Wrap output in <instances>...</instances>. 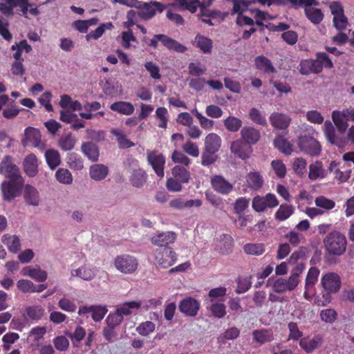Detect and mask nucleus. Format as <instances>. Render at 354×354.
I'll list each match as a JSON object with an SVG mask.
<instances>
[{
	"label": "nucleus",
	"instance_id": "obj_32",
	"mask_svg": "<svg viewBox=\"0 0 354 354\" xmlns=\"http://www.w3.org/2000/svg\"><path fill=\"white\" fill-rule=\"evenodd\" d=\"M254 64L258 70L263 71L266 73H277L272 62L263 55L257 56L254 59Z\"/></svg>",
	"mask_w": 354,
	"mask_h": 354
},
{
	"label": "nucleus",
	"instance_id": "obj_7",
	"mask_svg": "<svg viewBox=\"0 0 354 354\" xmlns=\"http://www.w3.org/2000/svg\"><path fill=\"white\" fill-rule=\"evenodd\" d=\"M115 268L122 273L130 274L136 270L138 262L136 257L123 254L118 256L114 261Z\"/></svg>",
	"mask_w": 354,
	"mask_h": 354
},
{
	"label": "nucleus",
	"instance_id": "obj_40",
	"mask_svg": "<svg viewBox=\"0 0 354 354\" xmlns=\"http://www.w3.org/2000/svg\"><path fill=\"white\" fill-rule=\"evenodd\" d=\"M45 159L50 169L53 170L61 164V156L59 151L49 149L45 151Z\"/></svg>",
	"mask_w": 354,
	"mask_h": 354
},
{
	"label": "nucleus",
	"instance_id": "obj_28",
	"mask_svg": "<svg viewBox=\"0 0 354 354\" xmlns=\"http://www.w3.org/2000/svg\"><path fill=\"white\" fill-rule=\"evenodd\" d=\"M253 340L262 345L274 339L273 330L270 328L254 330L252 332Z\"/></svg>",
	"mask_w": 354,
	"mask_h": 354
},
{
	"label": "nucleus",
	"instance_id": "obj_21",
	"mask_svg": "<svg viewBox=\"0 0 354 354\" xmlns=\"http://www.w3.org/2000/svg\"><path fill=\"white\" fill-rule=\"evenodd\" d=\"M299 72L301 74L308 75L312 73L318 74L322 72V66L319 62L315 59H303L299 64Z\"/></svg>",
	"mask_w": 354,
	"mask_h": 354
},
{
	"label": "nucleus",
	"instance_id": "obj_36",
	"mask_svg": "<svg viewBox=\"0 0 354 354\" xmlns=\"http://www.w3.org/2000/svg\"><path fill=\"white\" fill-rule=\"evenodd\" d=\"M245 179L248 187L252 190H259L263 185V178L262 176L257 171L249 172L245 177Z\"/></svg>",
	"mask_w": 354,
	"mask_h": 354
},
{
	"label": "nucleus",
	"instance_id": "obj_50",
	"mask_svg": "<svg viewBox=\"0 0 354 354\" xmlns=\"http://www.w3.org/2000/svg\"><path fill=\"white\" fill-rule=\"evenodd\" d=\"M243 249L247 254L254 256H259L265 252V246L263 243H246Z\"/></svg>",
	"mask_w": 354,
	"mask_h": 354
},
{
	"label": "nucleus",
	"instance_id": "obj_3",
	"mask_svg": "<svg viewBox=\"0 0 354 354\" xmlns=\"http://www.w3.org/2000/svg\"><path fill=\"white\" fill-rule=\"evenodd\" d=\"M177 257L172 248L156 249L154 252L156 263L162 268H167L176 263Z\"/></svg>",
	"mask_w": 354,
	"mask_h": 354
},
{
	"label": "nucleus",
	"instance_id": "obj_13",
	"mask_svg": "<svg viewBox=\"0 0 354 354\" xmlns=\"http://www.w3.org/2000/svg\"><path fill=\"white\" fill-rule=\"evenodd\" d=\"M0 174L10 179L21 177L18 167L13 163L10 156H5L0 163Z\"/></svg>",
	"mask_w": 354,
	"mask_h": 354
},
{
	"label": "nucleus",
	"instance_id": "obj_63",
	"mask_svg": "<svg viewBox=\"0 0 354 354\" xmlns=\"http://www.w3.org/2000/svg\"><path fill=\"white\" fill-rule=\"evenodd\" d=\"M182 148L183 151L190 156L197 158L199 156L200 152L198 145L190 140L187 141Z\"/></svg>",
	"mask_w": 354,
	"mask_h": 354
},
{
	"label": "nucleus",
	"instance_id": "obj_8",
	"mask_svg": "<svg viewBox=\"0 0 354 354\" xmlns=\"http://www.w3.org/2000/svg\"><path fill=\"white\" fill-rule=\"evenodd\" d=\"M40 131L34 127H28L25 129L24 138L22 140V145L24 147L32 145L40 151H44L46 145L41 141Z\"/></svg>",
	"mask_w": 354,
	"mask_h": 354
},
{
	"label": "nucleus",
	"instance_id": "obj_43",
	"mask_svg": "<svg viewBox=\"0 0 354 354\" xmlns=\"http://www.w3.org/2000/svg\"><path fill=\"white\" fill-rule=\"evenodd\" d=\"M274 145L281 153L290 155L292 152V145L283 136H278L274 140Z\"/></svg>",
	"mask_w": 354,
	"mask_h": 354
},
{
	"label": "nucleus",
	"instance_id": "obj_60",
	"mask_svg": "<svg viewBox=\"0 0 354 354\" xmlns=\"http://www.w3.org/2000/svg\"><path fill=\"white\" fill-rule=\"evenodd\" d=\"M250 119L254 123L266 126L267 122L266 118L262 115L261 111L256 108H252L249 112Z\"/></svg>",
	"mask_w": 354,
	"mask_h": 354
},
{
	"label": "nucleus",
	"instance_id": "obj_58",
	"mask_svg": "<svg viewBox=\"0 0 354 354\" xmlns=\"http://www.w3.org/2000/svg\"><path fill=\"white\" fill-rule=\"evenodd\" d=\"M319 315L322 321L327 324L334 323L337 318V313L333 308L322 310Z\"/></svg>",
	"mask_w": 354,
	"mask_h": 354
},
{
	"label": "nucleus",
	"instance_id": "obj_15",
	"mask_svg": "<svg viewBox=\"0 0 354 354\" xmlns=\"http://www.w3.org/2000/svg\"><path fill=\"white\" fill-rule=\"evenodd\" d=\"M176 239V234L173 232H163L159 233L150 239L151 243L159 247V249L171 248L169 244L174 243Z\"/></svg>",
	"mask_w": 354,
	"mask_h": 354
},
{
	"label": "nucleus",
	"instance_id": "obj_44",
	"mask_svg": "<svg viewBox=\"0 0 354 354\" xmlns=\"http://www.w3.org/2000/svg\"><path fill=\"white\" fill-rule=\"evenodd\" d=\"M24 198L29 205L37 206L39 205V192L36 188L27 185L25 187Z\"/></svg>",
	"mask_w": 354,
	"mask_h": 354
},
{
	"label": "nucleus",
	"instance_id": "obj_29",
	"mask_svg": "<svg viewBox=\"0 0 354 354\" xmlns=\"http://www.w3.org/2000/svg\"><path fill=\"white\" fill-rule=\"evenodd\" d=\"M25 173L30 177L35 176L38 173V160L33 153L28 155L23 162Z\"/></svg>",
	"mask_w": 354,
	"mask_h": 354
},
{
	"label": "nucleus",
	"instance_id": "obj_61",
	"mask_svg": "<svg viewBox=\"0 0 354 354\" xmlns=\"http://www.w3.org/2000/svg\"><path fill=\"white\" fill-rule=\"evenodd\" d=\"M113 28L112 23L102 24L99 26L95 30L91 31L86 35V39L88 40L90 38L97 39L104 34L106 29H111Z\"/></svg>",
	"mask_w": 354,
	"mask_h": 354
},
{
	"label": "nucleus",
	"instance_id": "obj_35",
	"mask_svg": "<svg viewBox=\"0 0 354 354\" xmlns=\"http://www.w3.org/2000/svg\"><path fill=\"white\" fill-rule=\"evenodd\" d=\"M23 275L29 276L38 282H44L47 279V272L40 268H34L27 266L22 270Z\"/></svg>",
	"mask_w": 354,
	"mask_h": 354
},
{
	"label": "nucleus",
	"instance_id": "obj_6",
	"mask_svg": "<svg viewBox=\"0 0 354 354\" xmlns=\"http://www.w3.org/2000/svg\"><path fill=\"white\" fill-rule=\"evenodd\" d=\"M297 144L301 151L311 156H318L322 150L319 142L310 136H299Z\"/></svg>",
	"mask_w": 354,
	"mask_h": 354
},
{
	"label": "nucleus",
	"instance_id": "obj_16",
	"mask_svg": "<svg viewBox=\"0 0 354 354\" xmlns=\"http://www.w3.org/2000/svg\"><path fill=\"white\" fill-rule=\"evenodd\" d=\"M299 281L295 277H289L288 279L279 278L273 283V290L275 292L281 293L286 291H292L298 286Z\"/></svg>",
	"mask_w": 354,
	"mask_h": 354
},
{
	"label": "nucleus",
	"instance_id": "obj_48",
	"mask_svg": "<svg viewBox=\"0 0 354 354\" xmlns=\"http://www.w3.org/2000/svg\"><path fill=\"white\" fill-rule=\"evenodd\" d=\"M113 136L116 137L118 146L120 149H128L133 147L135 144L127 138L126 136L120 130L113 129L111 131Z\"/></svg>",
	"mask_w": 354,
	"mask_h": 354
},
{
	"label": "nucleus",
	"instance_id": "obj_11",
	"mask_svg": "<svg viewBox=\"0 0 354 354\" xmlns=\"http://www.w3.org/2000/svg\"><path fill=\"white\" fill-rule=\"evenodd\" d=\"M319 274V270L316 267H311L307 273L305 281V290L304 297L306 299L310 301L315 295L316 290L315 285L317 281Z\"/></svg>",
	"mask_w": 354,
	"mask_h": 354
},
{
	"label": "nucleus",
	"instance_id": "obj_41",
	"mask_svg": "<svg viewBox=\"0 0 354 354\" xmlns=\"http://www.w3.org/2000/svg\"><path fill=\"white\" fill-rule=\"evenodd\" d=\"M77 140L73 133L62 136L58 140V147L63 151H71L74 149Z\"/></svg>",
	"mask_w": 354,
	"mask_h": 354
},
{
	"label": "nucleus",
	"instance_id": "obj_2",
	"mask_svg": "<svg viewBox=\"0 0 354 354\" xmlns=\"http://www.w3.org/2000/svg\"><path fill=\"white\" fill-rule=\"evenodd\" d=\"M147 161L158 177L162 178L165 176L164 169L166 158L162 153L156 149L147 150Z\"/></svg>",
	"mask_w": 354,
	"mask_h": 354
},
{
	"label": "nucleus",
	"instance_id": "obj_57",
	"mask_svg": "<svg viewBox=\"0 0 354 354\" xmlns=\"http://www.w3.org/2000/svg\"><path fill=\"white\" fill-rule=\"evenodd\" d=\"M218 158L216 153L203 149L201 154V165L205 167H208L213 165Z\"/></svg>",
	"mask_w": 354,
	"mask_h": 354
},
{
	"label": "nucleus",
	"instance_id": "obj_24",
	"mask_svg": "<svg viewBox=\"0 0 354 354\" xmlns=\"http://www.w3.org/2000/svg\"><path fill=\"white\" fill-rule=\"evenodd\" d=\"M323 337L320 334L313 336L312 339L303 337L299 340V346L307 353H312L314 350L322 345Z\"/></svg>",
	"mask_w": 354,
	"mask_h": 354
},
{
	"label": "nucleus",
	"instance_id": "obj_59",
	"mask_svg": "<svg viewBox=\"0 0 354 354\" xmlns=\"http://www.w3.org/2000/svg\"><path fill=\"white\" fill-rule=\"evenodd\" d=\"M315 205L326 210H330L335 206V203L331 199H329L324 196H319L315 200Z\"/></svg>",
	"mask_w": 354,
	"mask_h": 354
},
{
	"label": "nucleus",
	"instance_id": "obj_37",
	"mask_svg": "<svg viewBox=\"0 0 354 354\" xmlns=\"http://www.w3.org/2000/svg\"><path fill=\"white\" fill-rule=\"evenodd\" d=\"M2 242L12 253H17L21 249L20 240L16 235L6 234L2 236Z\"/></svg>",
	"mask_w": 354,
	"mask_h": 354
},
{
	"label": "nucleus",
	"instance_id": "obj_4",
	"mask_svg": "<svg viewBox=\"0 0 354 354\" xmlns=\"http://www.w3.org/2000/svg\"><path fill=\"white\" fill-rule=\"evenodd\" d=\"M279 205V201L273 194L268 193L264 196H256L252 199V207L257 212L266 211L267 208H274Z\"/></svg>",
	"mask_w": 354,
	"mask_h": 354
},
{
	"label": "nucleus",
	"instance_id": "obj_52",
	"mask_svg": "<svg viewBox=\"0 0 354 354\" xmlns=\"http://www.w3.org/2000/svg\"><path fill=\"white\" fill-rule=\"evenodd\" d=\"M141 306L140 301H129L124 303L120 308L116 310L120 313L124 317V315H129L132 313L133 310L138 309Z\"/></svg>",
	"mask_w": 354,
	"mask_h": 354
},
{
	"label": "nucleus",
	"instance_id": "obj_30",
	"mask_svg": "<svg viewBox=\"0 0 354 354\" xmlns=\"http://www.w3.org/2000/svg\"><path fill=\"white\" fill-rule=\"evenodd\" d=\"M221 143L222 140L218 135L214 133H209L205 138L203 149L217 153L221 149Z\"/></svg>",
	"mask_w": 354,
	"mask_h": 354
},
{
	"label": "nucleus",
	"instance_id": "obj_10",
	"mask_svg": "<svg viewBox=\"0 0 354 354\" xmlns=\"http://www.w3.org/2000/svg\"><path fill=\"white\" fill-rule=\"evenodd\" d=\"M23 180L21 177L16 179H10L8 182H3L1 185L2 192L5 200L10 201L18 196L21 191Z\"/></svg>",
	"mask_w": 354,
	"mask_h": 354
},
{
	"label": "nucleus",
	"instance_id": "obj_23",
	"mask_svg": "<svg viewBox=\"0 0 354 354\" xmlns=\"http://www.w3.org/2000/svg\"><path fill=\"white\" fill-rule=\"evenodd\" d=\"M199 308V302L196 299L192 297H187L183 299L179 305L180 310L184 314L191 317L196 316Z\"/></svg>",
	"mask_w": 354,
	"mask_h": 354
},
{
	"label": "nucleus",
	"instance_id": "obj_64",
	"mask_svg": "<svg viewBox=\"0 0 354 354\" xmlns=\"http://www.w3.org/2000/svg\"><path fill=\"white\" fill-rule=\"evenodd\" d=\"M171 160L174 163H179L183 166H189L191 164V160L183 153L174 150L171 154Z\"/></svg>",
	"mask_w": 354,
	"mask_h": 354
},
{
	"label": "nucleus",
	"instance_id": "obj_62",
	"mask_svg": "<svg viewBox=\"0 0 354 354\" xmlns=\"http://www.w3.org/2000/svg\"><path fill=\"white\" fill-rule=\"evenodd\" d=\"M225 308L226 306L224 304L218 302L213 303L209 307L213 316L218 319L223 318L226 315Z\"/></svg>",
	"mask_w": 354,
	"mask_h": 354
},
{
	"label": "nucleus",
	"instance_id": "obj_49",
	"mask_svg": "<svg viewBox=\"0 0 354 354\" xmlns=\"http://www.w3.org/2000/svg\"><path fill=\"white\" fill-rule=\"evenodd\" d=\"M223 124L228 131L237 132L242 126V121L235 116H229L223 120Z\"/></svg>",
	"mask_w": 354,
	"mask_h": 354
},
{
	"label": "nucleus",
	"instance_id": "obj_46",
	"mask_svg": "<svg viewBox=\"0 0 354 354\" xmlns=\"http://www.w3.org/2000/svg\"><path fill=\"white\" fill-rule=\"evenodd\" d=\"M325 176V171L322 167L321 162L317 161L316 162L310 165L308 178L311 180H316L318 178H324Z\"/></svg>",
	"mask_w": 354,
	"mask_h": 354
},
{
	"label": "nucleus",
	"instance_id": "obj_27",
	"mask_svg": "<svg viewBox=\"0 0 354 354\" xmlns=\"http://www.w3.org/2000/svg\"><path fill=\"white\" fill-rule=\"evenodd\" d=\"M260 131L252 127H244L241 131V138L250 146L255 145L260 139Z\"/></svg>",
	"mask_w": 354,
	"mask_h": 354
},
{
	"label": "nucleus",
	"instance_id": "obj_51",
	"mask_svg": "<svg viewBox=\"0 0 354 354\" xmlns=\"http://www.w3.org/2000/svg\"><path fill=\"white\" fill-rule=\"evenodd\" d=\"M57 180L64 185H71L73 182V176L68 169L59 168L55 173Z\"/></svg>",
	"mask_w": 354,
	"mask_h": 354
},
{
	"label": "nucleus",
	"instance_id": "obj_22",
	"mask_svg": "<svg viewBox=\"0 0 354 354\" xmlns=\"http://www.w3.org/2000/svg\"><path fill=\"white\" fill-rule=\"evenodd\" d=\"M44 314L45 310L41 306L33 305L24 309L22 317L25 322H37L44 317Z\"/></svg>",
	"mask_w": 354,
	"mask_h": 354
},
{
	"label": "nucleus",
	"instance_id": "obj_42",
	"mask_svg": "<svg viewBox=\"0 0 354 354\" xmlns=\"http://www.w3.org/2000/svg\"><path fill=\"white\" fill-rule=\"evenodd\" d=\"M172 176L184 184L188 183L191 178L190 172L181 165H176L171 169Z\"/></svg>",
	"mask_w": 354,
	"mask_h": 354
},
{
	"label": "nucleus",
	"instance_id": "obj_25",
	"mask_svg": "<svg viewBox=\"0 0 354 354\" xmlns=\"http://www.w3.org/2000/svg\"><path fill=\"white\" fill-rule=\"evenodd\" d=\"M269 120L274 129L281 130L286 129L291 122V118L288 115L278 112L271 113Z\"/></svg>",
	"mask_w": 354,
	"mask_h": 354
},
{
	"label": "nucleus",
	"instance_id": "obj_20",
	"mask_svg": "<svg viewBox=\"0 0 354 354\" xmlns=\"http://www.w3.org/2000/svg\"><path fill=\"white\" fill-rule=\"evenodd\" d=\"M212 188L218 193L227 195L232 191L233 185L224 177L216 175L211 179Z\"/></svg>",
	"mask_w": 354,
	"mask_h": 354
},
{
	"label": "nucleus",
	"instance_id": "obj_54",
	"mask_svg": "<svg viewBox=\"0 0 354 354\" xmlns=\"http://www.w3.org/2000/svg\"><path fill=\"white\" fill-rule=\"evenodd\" d=\"M332 118L339 131H344L347 129L348 124L341 111H333L332 113Z\"/></svg>",
	"mask_w": 354,
	"mask_h": 354
},
{
	"label": "nucleus",
	"instance_id": "obj_39",
	"mask_svg": "<svg viewBox=\"0 0 354 354\" xmlns=\"http://www.w3.org/2000/svg\"><path fill=\"white\" fill-rule=\"evenodd\" d=\"M194 45L203 53H210L213 47L212 40L207 37L198 34L194 38Z\"/></svg>",
	"mask_w": 354,
	"mask_h": 354
},
{
	"label": "nucleus",
	"instance_id": "obj_19",
	"mask_svg": "<svg viewBox=\"0 0 354 354\" xmlns=\"http://www.w3.org/2000/svg\"><path fill=\"white\" fill-rule=\"evenodd\" d=\"M108 310L106 306H80L78 314L82 315L87 313H91V317L95 322L101 321L106 314Z\"/></svg>",
	"mask_w": 354,
	"mask_h": 354
},
{
	"label": "nucleus",
	"instance_id": "obj_56",
	"mask_svg": "<svg viewBox=\"0 0 354 354\" xmlns=\"http://www.w3.org/2000/svg\"><path fill=\"white\" fill-rule=\"evenodd\" d=\"M288 328L289 330L288 340L297 341L302 338L303 332L299 330L297 323L293 322H289L288 324Z\"/></svg>",
	"mask_w": 354,
	"mask_h": 354
},
{
	"label": "nucleus",
	"instance_id": "obj_31",
	"mask_svg": "<svg viewBox=\"0 0 354 354\" xmlns=\"http://www.w3.org/2000/svg\"><path fill=\"white\" fill-rule=\"evenodd\" d=\"M81 151L92 162H97L98 160L100 151L96 144L92 142H83L81 146Z\"/></svg>",
	"mask_w": 354,
	"mask_h": 354
},
{
	"label": "nucleus",
	"instance_id": "obj_14",
	"mask_svg": "<svg viewBox=\"0 0 354 354\" xmlns=\"http://www.w3.org/2000/svg\"><path fill=\"white\" fill-rule=\"evenodd\" d=\"M321 285L325 291L337 292L341 287L339 276L335 272H328L322 277Z\"/></svg>",
	"mask_w": 354,
	"mask_h": 354
},
{
	"label": "nucleus",
	"instance_id": "obj_55",
	"mask_svg": "<svg viewBox=\"0 0 354 354\" xmlns=\"http://www.w3.org/2000/svg\"><path fill=\"white\" fill-rule=\"evenodd\" d=\"M306 14L308 19L315 24H319L324 17V15L320 9L309 8L306 9Z\"/></svg>",
	"mask_w": 354,
	"mask_h": 354
},
{
	"label": "nucleus",
	"instance_id": "obj_26",
	"mask_svg": "<svg viewBox=\"0 0 354 354\" xmlns=\"http://www.w3.org/2000/svg\"><path fill=\"white\" fill-rule=\"evenodd\" d=\"M148 175L142 168H137L132 169L129 176L131 185L137 188L142 187L147 183Z\"/></svg>",
	"mask_w": 354,
	"mask_h": 354
},
{
	"label": "nucleus",
	"instance_id": "obj_33",
	"mask_svg": "<svg viewBox=\"0 0 354 354\" xmlns=\"http://www.w3.org/2000/svg\"><path fill=\"white\" fill-rule=\"evenodd\" d=\"M108 173V167L102 164L93 165L89 169L90 177L96 181L104 180L107 176Z\"/></svg>",
	"mask_w": 354,
	"mask_h": 354
},
{
	"label": "nucleus",
	"instance_id": "obj_1",
	"mask_svg": "<svg viewBox=\"0 0 354 354\" xmlns=\"http://www.w3.org/2000/svg\"><path fill=\"white\" fill-rule=\"evenodd\" d=\"M346 236L337 230L329 232L324 239V248L330 254L342 255L346 251Z\"/></svg>",
	"mask_w": 354,
	"mask_h": 354
},
{
	"label": "nucleus",
	"instance_id": "obj_34",
	"mask_svg": "<svg viewBox=\"0 0 354 354\" xmlns=\"http://www.w3.org/2000/svg\"><path fill=\"white\" fill-rule=\"evenodd\" d=\"M110 109L113 111L127 115L133 114L135 111L133 104L126 101L115 102L110 106Z\"/></svg>",
	"mask_w": 354,
	"mask_h": 354
},
{
	"label": "nucleus",
	"instance_id": "obj_45",
	"mask_svg": "<svg viewBox=\"0 0 354 354\" xmlns=\"http://www.w3.org/2000/svg\"><path fill=\"white\" fill-rule=\"evenodd\" d=\"M67 164L68 167L75 171H80L84 168V162L82 157L74 152L67 155Z\"/></svg>",
	"mask_w": 354,
	"mask_h": 354
},
{
	"label": "nucleus",
	"instance_id": "obj_12",
	"mask_svg": "<svg viewBox=\"0 0 354 354\" xmlns=\"http://www.w3.org/2000/svg\"><path fill=\"white\" fill-rule=\"evenodd\" d=\"M331 13L333 15V24L339 31L344 30L348 25L347 17L344 15L342 6L337 1L331 3L330 6Z\"/></svg>",
	"mask_w": 354,
	"mask_h": 354
},
{
	"label": "nucleus",
	"instance_id": "obj_18",
	"mask_svg": "<svg viewBox=\"0 0 354 354\" xmlns=\"http://www.w3.org/2000/svg\"><path fill=\"white\" fill-rule=\"evenodd\" d=\"M213 0H178L180 8L184 10H189L192 13L196 12L199 7L203 11L209 7Z\"/></svg>",
	"mask_w": 354,
	"mask_h": 354
},
{
	"label": "nucleus",
	"instance_id": "obj_17",
	"mask_svg": "<svg viewBox=\"0 0 354 354\" xmlns=\"http://www.w3.org/2000/svg\"><path fill=\"white\" fill-rule=\"evenodd\" d=\"M230 150L235 156L245 160L249 158L252 149L248 144L241 138L232 142Z\"/></svg>",
	"mask_w": 354,
	"mask_h": 354
},
{
	"label": "nucleus",
	"instance_id": "obj_5",
	"mask_svg": "<svg viewBox=\"0 0 354 354\" xmlns=\"http://www.w3.org/2000/svg\"><path fill=\"white\" fill-rule=\"evenodd\" d=\"M160 41L162 45L169 50H174L178 53H184L187 48L176 40L163 34L155 35L151 39L149 46L156 48L158 43Z\"/></svg>",
	"mask_w": 354,
	"mask_h": 354
},
{
	"label": "nucleus",
	"instance_id": "obj_38",
	"mask_svg": "<svg viewBox=\"0 0 354 354\" xmlns=\"http://www.w3.org/2000/svg\"><path fill=\"white\" fill-rule=\"evenodd\" d=\"M96 275V270L84 265L71 271V277H78L85 281L92 280Z\"/></svg>",
	"mask_w": 354,
	"mask_h": 354
},
{
	"label": "nucleus",
	"instance_id": "obj_47",
	"mask_svg": "<svg viewBox=\"0 0 354 354\" xmlns=\"http://www.w3.org/2000/svg\"><path fill=\"white\" fill-rule=\"evenodd\" d=\"M294 213L293 206L288 204H281L275 212V219L283 221L288 219Z\"/></svg>",
	"mask_w": 354,
	"mask_h": 354
},
{
	"label": "nucleus",
	"instance_id": "obj_53",
	"mask_svg": "<svg viewBox=\"0 0 354 354\" xmlns=\"http://www.w3.org/2000/svg\"><path fill=\"white\" fill-rule=\"evenodd\" d=\"M19 3V0H0V11L6 15H13V8Z\"/></svg>",
	"mask_w": 354,
	"mask_h": 354
},
{
	"label": "nucleus",
	"instance_id": "obj_9",
	"mask_svg": "<svg viewBox=\"0 0 354 354\" xmlns=\"http://www.w3.org/2000/svg\"><path fill=\"white\" fill-rule=\"evenodd\" d=\"M140 10L138 12V16L145 20L151 19L156 13V10L162 12L166 6H163L162 3L158 1H151L149 3H142L138 2V5L136 7Z\"/></svg>",
	"mask_w": 354,
	"mask_h": 354
}]
</instances>
